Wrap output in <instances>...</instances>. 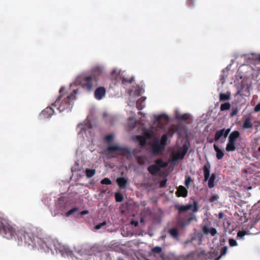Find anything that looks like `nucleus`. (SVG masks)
<instances>
[{"instance_id":"6ab92c4d","label":"nucleus","mask_w":260,"mask_h":260,"mask_svg":"<svg viewBox=\"0 0 260 260\" xmlns=\"http://www.w3.org/2000/svg\"><path fill=\"white\" fill-rule=\"evenodd\" d=\"M53 113L54 110L50 107H47L42 112V114L46 117H51Z\"/></svg>"},{"instance_id":"864d4df0","label":"nucleus","mask_w":260,"mask_h":260,"mask_svg":"<svg viewBox=\"0 0 260 260\" xmlns=\"http://www.w3.org/2000/svg\"><path fill=\"white\" fill-rule=\"evenodd\" d=\"M245 235V233L243 231H239L238 234L237 236L239 237H243Z\"/></svg>"},{"instance_id":"f8f14e48","label":"nucleus","mask_w":260,"mask_h":260,"mask_svg":"<svg viewBox=\"0 0 260 260\" xmlns=\"http://www.w3.org/2000/svg\"><path fill=\"white\" fill-rule=\"evenodd\" d=\"M193 206L191 204H187L186 205H175V208L178 210L179 213H182L186 212L189 210H191Z\"/></svg>"},{"instance_id":"c9c22d12","label":"nucleus","mask_w":260,"mask_h":260,"mask_svg":"<svg viewBox=\"0 0 260 260\" xmlns=\"http://www.w3.org/2000/svg\"><path fill=\"white\" fill-rule=\"evenodd\" d=\"M115 198L117 202H121L123 200V196L120 192L115 193Z\"/></svg>"},{"instance_id":"bb28decb","label":"nucleus","mask_w":260,"mask_h":260,"mask_svg":"<svg viewBox=\"0 0 260 260\" xmlns=\"http://www.w3.org/2000/svg\"><path fill=\"white\" fill-rule=\"evenodd\" d=\"M236 149V143L229 141L226 146V151L227 152H232L235 151Z\"/></svg>"},{"instance_id":"e2e57ef3","label":"nucleus","mask_w":260,"mask_h":260,"mask_svg":"<svg viewBox=\"0 0 260 260\" xmlns=\"http://www.w3.org/2000/svg\"><path fill=\"white\" fill-rule=\"evenodd\" d=\"M178 258L179 259V260H185L183 258V257L182 256H180V257H178Z\"/></svg>"},{"instance_id":"338daca9","label":"nucleus","mask_w":260,"mask_h":260,"mask_svg":"<svg viewBox=\"0 0 260 260\" xmlns=\"http://www.w3.org/2000/svg\"><path fill=\"white\" fill-rule=\"evenodd\" d=\"M103 116H104V117H105L107 116V113H104L103 114Z\"/></svg>"},{"instance_id":"5701e85b","label":"nucleus","mask_w":260,"mask_h":260,"mask_svg":"<svg viewBox=\"0 0 260 260\" xmlns=\"http://www.w3.org/2000/svg\"><path fill=\"white\" fill-rule=\"evenodd\" d=\"M253 127V124L251 121L250 117H246L244 121L243 125V128L248 129L251 128Z\"/></svg>"},{"instance_id":"4c0bfd02","label":"nucleus","mask_w":260,"mask_h":260,"mask_svg":"<svg viewBox=\"0 0 260 260\" xmlns=\"http://www.w3.org/2000/svg\"><path fill=\"white\" fill-rule=\"evenodd\" d=\"M193 182V180L191 179V177L189 176H185V185L188 188L191 182Z\"/></svg>"},{"instance_id":"6e6552de","label":"nucleus","mask_w":260,"mask_h":260,"mask_svg":"<svg viewBox=\"0 0 260 260\" xmlns=\"http://www.w3.org/2000/svg\"><path fill=\"white\" fill-rule=\"evenodd\" d=\"M37 238V243L40 246V247L44 250H49L51 249V241L49 239H44Z\"/></svg>"},{"instance_id":"393cba45","label":"nucleus","mask_w":260,"mask_h":260,"mask_svg":"<svg viewBox=\"0 0 260 260\" xmlns=\"http://www.w3.org/2000/svg\"><path fill=\"white\" fill-rule=\"evenodd\" d=\"M145 98L142 97L138 99L136 102V107L138 110H142L145 107Z\"/></svg>"},{"instance_id":"2f4dec72","label":"nucleus","mask_w":260,"mask_h":260,"mask_svg":"<svg viewBox=\"0 0 260 260\" xmlns=\"http://www.w3.org/2000/svg\"><path fill=\"white\" fill-rule=\"evenodd\" d=\"M168 140V138L167 135L166 134H164L161 136V140H160V141H159V143L161 144V145L162 147H164L165 148L167 143Z\"/></svg>"},{"instance_id":"de8ad7c7","label":"nucleus","mask_w":260,"mask_h":260,"mask_svg":"<svg viewBox=\"0 0 260 260\" xmlns=\"http://www.w3.org/2000/svg\"><path fill=\"white\" fill-rule=\"evenodd\" d=\"M59 251L62 253H65L67 255H69L71 253V251L68 248L63 247L62 249H60Z\"/></svg>"},{"instance_id":"37998d69","label":"nucleus","mask_w":260,"mask_h":260,"mask_svg":"<svg viewBox=\"0 0 260 260\" xmlns=\"http://www.w3.org/2000/svg\"><path fill=\"white\" fill-rule=\"evenodd\" d=\"M78 210V208L77 207H74L71 209H70V210H69L66 215L67 216H70L71 215H72V214H73L74 212L77 211Z\"/></svg>"},{"instance_id":"ddd939ff","label":"nucleus","mask_w":260,"mask_h":260,"mask_svg":"<svg viewBox=\"0 0 260 260\" xmlns=\"http://www.w3.org/2000/svg\"><path fill=\"white\" fill-rule=\"evenodd\" d=\"M210 168L211 165L208 162L206 164H205L203 167V172L204 175V181L205 182L208 181V180L209 179L210 174Z\"/></svg>"},{"instance_id":"20e7f679","label":"nucleus","mask_w":260,"mask_h":260,"mask_svg":"<svg viewBox=\"0 0 260 260\" xmlns=\"http://www.w3.org/2000/svg\"><path fill=\"white\" fill-rule=\"evenodd\" d=\"M185 260H206L209 257L204 251L191 252L186 256H182Z\"/></svg>"},{"instance_id":"9b49d317","label":"nucleus","mask_w":260,"mask_h":260,"mask_svg":"<svg viewBox=\"0 0 260 260\" xmlns=\"http://www.w3.org/2000/svg\"><path fill=\"white\" fill-rule=\"evenodd\" d=\"M106 94V89L101 86L96 89L94 91V97L98 100H101Z\"/></svg>"},{"instance_id":"7ed1b4c3","label":"nucleus","mask_w":260,"mask_h":260,"mask_svg":"<svg viewBox=\"0 0 260 260\" xmlns=\"http://www.w3.org/2000/svg\"><path fill=\"white\" fill-rule=\"evenodd\" d=\"M97 81L98 78L94 73L91 75L83 77L81 82V85L83 88L90 91L94 86L96 85Z\"/></svg>"},{"instance_id":"aec40b11","label":"nucleus","mask_w":260,"mask_h":260,"mask_svg":"<svg viewBox=\"0 0 260 260\" xmlns=\"http://www.w3.org/2000/svg\"><path fill=\"white\" fill-rule=\"evenodd\" d=\"M168 233L173 238L178 239L179 236V231L175 228H171L168 230Z\"/></svg>"},{"instance_id":"58836bf2","label":"nucleus","mask_w":260,"mask_h":260,"mask_svg":"<svg viewBox=\"0 0 260 260\" xmlns=\"http://www.w3.org/2000/svg\"><path fill=\"white\" fill-rule=\"evenodd\" d=\"M101 183L102 184L110 185L111 184L112 182L108 178H105L101 181Z\"/></svg>"},{"instance_id":"9d476101","label":"nucleus","mask_w":260,"mask_h":260,"mask_svg":"<svg viewBox=\"0 0 260 260\" xmlns=\"http://www.w3.org/2000/svg\"><path fill=\"white\" fill-rule=\"evenodd\" d=\"M188 151V147L184 144L180 149L176 153L174 156V160L183 159Z\"/></svg>"},{"instance_id":"052dcab7","label":"nucleus","mask_w":260,"mask_h":260,"mask_svg":"<svg viewBox=\"0 0 260 260\" xmlns=\"http://www.w3.org/2000/svg\"><path fill=\"white\" fill-rule=\"evenodd\" d=\"M88 213V210H83L81 212V215H85Z\"/></svg>"},{"instance_id":"13d9d810","label":"nucleus","mask_w":260,"mask_h":260,"mask_svg":"<svg viewBox=\"0 0 260 260\" xmlns=\"http://www.w3.org/2000/svg\"><path fill=\"white\" fill-rule=\"evenodd\" d=\"M131 223L133 225H134L135 226H137L138 225V221H134V220H133L131 222Z\"/></svg>"},{"instance_id":"c85d7f7f","label":"nucleus","mask_w":260,"mask_h":260,"mask_svg":"<svg viewBox=\"0 0 260 260\" xmlns=\"http://www.w3.org/2000/svg\"><path fill=\"white\" fill-rule=\"evenodd\" d=\"M154 135V133L153 131L150 129H146L144 132V136H145L147 139H151Z\"/></svg>"},{"instance_id":"39448f33","label":"nucleus","mask_w":260,"mask_h":260,"mask_svg":"<svg viewBox=\"0 0 260 260\" xmlns=\"http://www.w3.org/2000/svg\"><path fill=\"white\" fill-rule=\"evenodd\" d=\"M151 251L153 253L160 254V257L163 260H179L178 258V257L174 256L173 255H169L168 256H165L164 253H162V248L159 246H156L153 247L151 249Z\"/></svg>"},{"instance_id":"79ce46f5","label":"nucleus","mask_w":260,"mask_h":260,"mask_svg":"<svg viewBox=\"0 0 260 260\" xmlns=\"http://www.w3.org/2000/svg\"><path fill=\"white\" fill-rule=\"evenodd\" d=\"M227 250L228 247L226 246H224L223 247H222L220 251V256L218 257L216 260H218L221 256L225 255L227 252Z\"/></svg>"},{"instance_id":"473e14b6","label":"nucleus","mask_w":260,"mask_h":260,"mask_svg":"<svg viewBox=\"0 0 260 260\" xmlns=\"http://www.w3.org/2000/svg\"><path fill=\"white\" fill-rule=\"evenodd\" d=\"M155 163L156 164V166L159 167H167L168 165V163L167 162H165L163 161L161 159H157L155 161Z\"/></svg>"},{"instance_id":"b1692460","label":"nucleus","mask_w":260,"mask_h":260,"mask_svg":"<svg viewBox=\"0 0 260 260\" xmlns=\"http://www.w3.org/2000/svg\"><path fill=\"white\" fill-rule=\"evenodd\" d=\"M137 140L139 142L141 146L143 147L146 145L147 138L143 135H139L136 137Z\"/></svg>"},{"instance_id":"dca6fc26","label":"nucleus","mask_w":260,"mask_h":260,"mask_svg":"<svg viewBox=\"0 0 260 260\" xmlns=\"http://www.w3.org/2000/svg\"><path fill=\"white\" fill-rule=\"evenodd\" d=\"M240 137V132L237 131H235L230 134L229 137V141L236 143L237 139Z\"/></svg>"},{"instance_id":"ea45409f","label":"nucleus","mask_w":260,"mask_h":260,"mask_svg":"<svg viewBox=\"0 0 260 260\" xmlns=\"http://www.w3.org/2000/svg\"><path fill=\"white\" fill-rule=\"evenodd\" d=\"M219 199V196L217 194H212L209 198V202L211 203L217 201Z\"/></svg>"},{"instance_id":"4be33fe9","label":"nucleus","mask_w":260,"mask_h":260,"mask_svg":"<svg viewBox=\"0 0 260 260\" xmlns=\"http://www.w3.org/2000/svg\"><path fill=\"white\" fill-rule=\"evenodd\" d=\"M148 171L152 175H154L159 171V168L155 165H152L147 168Z\"/></svg>"},{"instance_id":"0e129e2a","label":"nucleus","mask_w":260,"mask_h":260,"mask_svg":"<svg viewBox=\"0 0 260 260\" xmlns=\"http://www.w3.org/2000/svg\"><path fill=\"white\" fill-rule=\"evenodd\" d=\"M178 258L179 259V260H185L183 258V257L182 256H180V257H178Z\"/></svg>"},{"instance_id":"6e6d98bb","label":"nucleus","mask_w":260,"mask_h":260,"mask_svg":"<svg viewBox=\"0 0 260 260\" xmlns=\"http://www.w3.org/2000/svg\"><path fill=\"white\" fill-rule=\"evenodd\" d=\"M197 211H198V204L196 202H194L193 211L196 212Z\"/></svg>"},{"instance_id":"a211bd4d","label":"nucleus","mask_w":260,"mask_h":260,"mask_svg":"<svg viewBox=\"0 0 260 260\" xmlns=\"http://www.w3.org/2000/svg\"><path fill=\"white\" fill-rule=\"evenodd\" d=\"M175 117L178 120L185 121L189 119L190 116L187 113L181 114L179 112H176L175 114Z\"/></svg>"},{"instance_id":"bf43d9fd","label":"nucleus","mask_w":260,"mask_h":260,"mask_svg":"<svg viewBox=\"0 0 260 260\" xmlns=\"http://www.w3.org/2000/svg\"><path fill=\"white\" fill-rule=\"evenodd\" d=\"M138 163L140 165H143L144 164V161L141 159V158H139L138 159Z\"/></svg>"},{"instance_id":"423d86ee","label":"nucleus","mask_w":260,"mask_h":260,"mask_svg":"<svg viewBox=\"0 0 260 260\" xmlns=\"http://www.w3.org/2000/svg\"><path fill=\"white\" fill-rule=\"evenodd\" d=\"M165 148L159 143V140L155 138L151 145L152 152L154 154H158L160 153Z\"/></svg>"},{"instance_id":"a18cd8bd","label":"nucleus","mask_w":260,"mask_h":260,"mask_svg":"<svg viewBox=\"0 0 260 260\" xmlns=\"http://www.w3.org/2000/svg\"><path fill=\"white\" fill-rule=\"evenodd\" d=\"M114 138V136L112 134H110L106 136L105 137V140L109 143L112 141L113 139Z\"/></svg>"},{"instance_id":"2eb2a0df","label":"nucleus","mask_w":260,"mask_h":260,"mask_svg":"<svg viewBox=\"0 0 260 260\" xmlns=\"http://www.w3.org/2000/svg\"><path fill=\"white\" fill-rule=\"evenodd\" d=\"M176 194L178 197H186L187 196V190L183 186H179L176 192Z\"/></svg>"},{"instance_id":"4468645a","label":"nucleus","mask_w":260,"mask_h":260,"mask_svg":"<svg viewBox=\"0 0 260 260\" xmlns=\"http://www.w3.org/2000/svg\"><path fill=\"white\" fill-rule=\"evenodd\" d=\"M116 183L120 189H125L127 184V179L124 177H119L116 179Z\"/></svg>"},{"instance_id":"4d7b16f0","label":"nucleus","mask_w":260,"mask_h":260,"mask_svg":"<svg viewBox=\"0 0 260 260\" xmlns=\"http://www.w3.org/2000/svg\"><path fill=\"white\" fill-rule=\"evenodd\" d=\"M260 219V211L259 213L256 215L255 217V221L257 222Z\"/></svg>"},{"instance_id":"a19ab883","label":"nucleus","mask_w":260,"mask_h":260,"mask_svg":"<svg viewBox=\"0 0 260 260\" xmlns=\"http://www.w3.org/2000/svg\"><path fill=\"white\" fill-rule=\"evenodd\" d=\"M112 75L115 77L116 80H118V76L120 74V72L116 69H114L111 73Z\"/></svg>"},{"instance_id":"603ef678","label":"nucleus","mask_w":260,"mask_h":260,"mask_svg":"<svg viewBox=\"0 0 260 260\" xmlns=\"http://www.w3.org/2000/svg\"><path fill=\"white\" fill-rule=\"evenodd\" d=\"M254 111L256 112L260 111V103L254 107Z\"/></svg>"},{"instance_id":"8fccbe9b","label":"nucleus","mask_w":260,"mask_h":260,"mask_svg":"<svg viewBox=\"0 0 260 260\" xmlns=\"http://www.w3.org/2000/svg\"><path fill=\"white\" fill-rule=\"evenodd\" d=\"M238 112V109L237 108H235L233 109L232 110V112L230 114V116L232 117H234V116H235L237 114Z\"/></svg>"},{"instance_id":"412c9836","label":"nucleus","mask_w":260,"mask_h":260,"mask_svg":"<svg viewBox=\"0 0 260 260\" xmlns=\"http://www.w3.org/2000/svg\"><path fill=\"white\" fill-rule=\"evenodd\" d=\"M214 149L216 152V157L218 159H221L224 156L223 150L220 149L216 145L214 144Z\"/></svg>"},{"instance_id":"0eeeda50","label":"nucleus","mask_w":260,"mask_h":260,"mask_svg":"<svg viewBox=\"0 0 260 260\" xmlns=\"http://www.w3.org/2000/svg\"><path fill=\"white\" fill-rule=\"evenodd\" d=\"M155 121L157 122L158 127L161 128L169 120L168 116L166 114H161L158 116H154Z\"/></svg>"},{"instance_id":"f257e3e1","label":"nucleus","mask_w":260,"mask_h":260,"mask_svg":"<svg viewBox=\"0 0 260 260\" xmlns=\"http://www.w3.org/2000/svg\"><path fill=\"white\" fill-rule=\"evenodd\" d=\"M0 235L9 240L16 237L19 245L31 248L36 246L35 237L29 228L21 227L16 230L11 222L7 218L0 217Z\"/></svg>"},{"instance_id":"c03bdc74","label":"nucleus","mask_w":260,"mask_h":260,"mask_svg":"<svg viewBox=\"0 0 260 260\" xmlns=\"http://www.w3.org/2000/svg\"><path fill=\"white\" fill-rule=\"evenodd\" d=\"M106 224H107V222L106 221H104L102 223H100L96 225L95 226V229L96 230H99V229H101L102 228H103V226H104L105 225H106Z\"/></svg>"},{"instance_id":"cd10ccee","label":"nucleus","mask_w":260,"mask_h":260,"mask_svg":"<svg viewBox=\"0 0 260 260\" xmlns=\"http://www.w3.org/2000/svg\"><path fill=\"white\" fill-rule=\"evenodd\" d=\"M192 220H196V217L194 215L192 214L190 217H189L186 219L182 221L181 223V225L182 226H185L186 225H188Z\"/></svg>"},{"instance_id":"f3484780","label":"nucleus","mask_w":260,"mask_h":260,"mask_svg":"<svg viewBox=\"0 0 260 260\" xmlns=\"http://www.w3.org/2000/svg\"><path fill=\"white\" fill-rule=\"evenodd\" d=\"M202 231L204 234H208L210 233L212 236H214L217 233V231L215 228H211V229H209L206 225H204L202 228Z\"/></svg>"},{"instance_id":"5fc2aeb1","label":"nucleus","mask_w":260,"mask_h":260,"mask_svg":"<svg viewBox=\"0 0 260 260\" xmlns=\"http://www.w3.org/2000/svg\"><path fill=\"white\" fill-rule=\"evenodd\" d=\"M95 71H97L98 72V75H100L102 73V70L101 68H100V67L96 68L95 69Z\"/></svg>"},{"instance_id":"49530a36","label":"nucleus","mask_w":260,"mask_h":260,"mask_svg":"<svg viewBox=\"0 0 260 260\" xmlns=\"http://www.w3.org/2000/svg\"><path fill=\"white\" fill-rule=\"evenodd\" d=\"M229 242L230 246L231 247L235 246L237 245V242L234 239H230Z\"/></svg>"},{"instance_id":"09e8293b","label":"nucleus","mask_w":260,"mask_h":260,"mask_svg":"<svg viewBox=\"0 0 260 260\" xmlns=\"http://www.w3.org/2000/svg\"><path fill=\"white\" fill-rule=\"evenodd\" d=\"M167 182V179H165L161 181L159 183V187L160 188L165 187L166 186Z\"/></svg>"},{"instance_id":"7c9ffc66","label":"nucleus","mask_w":260,"mask_h":260,"mask_svg":"<svg viewBox=\"0 0 260 260\" xmlns=\"http://www.w3.org/2000/svg\"><path fill=\"white\" fill-rule=\"evenodd\" d=\"M230 93H220L219 94V100L220 101H228L230 99Z\"/></svg>"},{"instance_id":"680f3d73","label":"nucleus","mask_w":260,"mask_h":260,"mask_svg":"<svg viewBox=\"0 0 260 260\" xmlns=\"http://www.w3.org/2000/svg\"><path fill=\"white\" fill-rule=\"evenodd\" d=\"M223 216V213L222 212H220L218 214V217L219 218H222Z\"/></svg>"},{"instance_id":"774afa93","label":"nucleus","mask_w":260,"mask_h":260,"mask_svg":"<svg viewBox=\"0 0 260 260\" xmlns=\"http://www.w3.org/2000/svg\"><path fill=\"white\" fill-rule=\"evenodd\" d=\"M258 152H260V146L258 148Z\"/></svg>"},{"instance_id":"e433bc0d","label":"nucleus","mask_w":260,"mask_h":260,"mask_svg":"<svg viewBox=\"0 0 260 260\" xmlns=\"http://www.w3.org/2000/svg\"><path fill=\"white\" fill-rule=\"evenodd\" d=\"M231 107V105L229 103H225L224 104H222L220 106V111H225V110H228L229 109H230Z\"/></svg>"},{"instance_id":"3c124183","label":"nucleus","mask_w":260,"mask_h":260,"mask_svg":"<svg viewBox=\"0 0 260 260\" xmlns=\"http://www.w3.org/2000/svg\"><path fill=\"white\" fill-rule=\"evenodd\" d=\"M133 78L127 79V78L124 77L122 79L123 82L128 83H131L133 82Z\"/></svg>"},{"instance_id":"f704fd0d","label":"nucleus","mask_w":260,"mask_h":260,"mask_svg":"<svg viewBox=\"0 0 260 260\" xmlns=\"http://www.w3.org/2000/svg\"><path fill=\"white\" fill-rule=\"evenodd\" d=\"M85 173L88 178H91L94 175L95 171L94 169H86L85 170Z\"/></svg>"},{"instance_id":"1a4fd4ad","label":"nucleus","mask_w":260,"mask_h":260,"mask_svg":"<svg viewBox=\"0 0 260 260\" xmlns=\"http://www.w3.org/2000/svg\"><path fill=\"white\" fill-rule=\"evenodd\" d=\"M231 131L230 128H228L225 129V128H222L221 129L217 131L215 133L214 136V140L217 142L219 140V139L223 137L224 138H226L229 134L230 133Z\"/></svg>"},{"instance_id":"72a5a7b5","label":"nucleus","mask_w":260,"mask_h":260,"mask_svg":"<svg viewBox=\"0 0 260 260\" xmlns=\"http://www.w3.org/2000/svg\"><path fill=\"white\" fill-rule=\"evenodd\" d=\"M78 127H81V132H85L87 129H90L92 128L91 123L90 122H88L86 125H83L82 124H79L78 125Z\"/></svg>"},{"instance_id":"a878e982","label":"nucleus","mask_w":260,"mask_h":260,"mask_svg":"<svg viewBox=\"0 0 260 260\" xmlns=\"http://www.w3.org/2000/svg\"><path fill=\"white\" fill-rule=\"evenodd\" d=\"M216 175L215 173L211 174L210 177H209L208 182V187L212 188L214 186V181L216 179Z\"/></svg>"},{"instance_id":"f03ea898","label":"nucleus","mask_w":260,"mask_h":260,"mask_svg":"<svg viewBox=\"0 0 260 260\" xmlns=\"http://www.w3.org/2000/svg\"><path fill=\"white\" fill-rule=\"evenodd\" d=\"M77 90H74L73 92L68 94L65 92V88L61 87L59 91V95L52 106L56 107L60 112L65 111H70L72 108V103L76 98Z\"/></svg>"},{"instance_id":"69168bd1","label":"nucleus","mask_w":260,"mask_h":260,"mask_svg":"<svg viewBox=\"0 0 260 260\" xmlns=\"http://www.w3.org/2000/svg\"><path fill=\"white\" fill-rule=\"evenodd\" d=\"M257 60L259 61H260V54L258 55V56L257 58Z\"/></svg>"},{"instance_id":"c756f323","label":"nucleus","mask_w":260,"mask_h":260,"mask_svg":"<svg viewBox=\"0 0 260 260\" xmlns=\"http://www.w3.org/2000/svg\"><path fill=\"white\" fill-rule=\"evenodd\" d=\"M108 151L109 152H113L115 151H122L123 150L122 148H121L118 145H112L110 146L107 148Z\"/></svg>"}]
</instances>
